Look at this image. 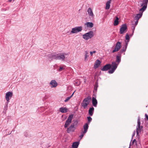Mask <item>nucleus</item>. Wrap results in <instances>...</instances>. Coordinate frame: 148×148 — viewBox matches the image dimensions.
Listing matches in <instances>:
<instances>
[{
	"mask_svg": "<svg viewBox=\"0 0 148 148\" xmlns=\"http://www.w3.org/2000/svg\"><path fill=\"white\" fill-rule=\"evenodd\" d=\"M78 123V121L77 120H74L73 123L67 128L66 130L67 132L68 133L74 132L76 129V127Z\"/></svg>",
	"mask_w": 148,
	"mask_h": 148,
	"instance_id": "nucleus-1",
	"label": "nucleus"
},
{
	"mask_svg": "<svg viewBox=\"0 0 148 148\" xmlns=\"http://www.w3.org/2000/svg\"><path fill=\"white\" fill-rule=\"evenodd\" d=\"M91 98L90 96H89L85 98L83 101L81 105L84 109L86 108L88 105L89 104L91 101Z\"/></svg>",
	"mask_w": 148,
	"mask_h": 148,
	"instance_id": "nucleus-2",
	"label": "nucleus"
},
{
	"mask_svg": "<svg viewBox=\"0 0 148 148\" xmlns=\"http://www.w3.org/2000/svg\"><path fill=\"white\" fill-rule=\"evenodd\" d=\"M94 36V32L92 31H90L89 32L83 34V37L85 40H87L89 39L92 38Z\"/></svg>",
	"mask_w": 148,
	"mask_h": 148,
	"instance_id": "nucleus-3",
	"label": "nucleus"
},
{
	"mask_svg": "<svg viewBox=\"0 0 148 148\" xmlns=\"http://www.w3.org/2000/svg\"><path fill=\"white\" fill-rule=\"evenodd\" d=\"M119 64H118V63L116 62H113L111 65V67L112 66L111 69V70H109L108 73L110 74H112L113 73L117 68Z\"/></svg>",
	"mask_w": 148,
	"mask_h": 148,
	"instance_id": "nucleus-4",
	"label": "nucleus"
},
{
	"mask_svg": "<svg viewBox=\"0 0 148 148\" xmlns=\"http://www.w3.org/2000/svg\"><path fill=\"white\" fill-rule=\"evenodd\" d=\"M73 117V114L70 115L69 116L67 119L66 120L65 124L64 125V127L65 128H67L71 124Z\"/></svg>",
	"mask_w": 148,
	"mask_h": 148,
	"instance_id": "nucleus-5",
	"label": "nucleus"
},
{
	"mask_svg": "<svg viewBox=\"0 0 148 148\" xmlns=\"http://www.w3.org/2000/svg\"><path fill=\"white\" fill-rule=\"evenodd\" d=\"M148 2V0H143L142 1V3L141 5V6L143 7L140 9L139 11L143 12L146 10L147 8Z\"/></svg>",
	"mask_w": 148,
	"mask_h": 148,
	"instance_id": "nucleus-6",
	"label": "nucleus"
},
{
	"mask_svg": "<svg viewBox=\"0 0 148 148\" xmlns=\"http://www.w3.org/2000/svg\"><path fill=\"white\" fill-rule=\"evenodd\" d=\"M82 30V26L76 27L72 28L71 32V33L75 34L81 32Z\"/></svg>",
	"mask_w": 148,
	"mask_h": 148,
	"instance_id": "nucleus-7",
	"label": "nucleus"
},
{
	"mask_svg": "<svg viewBox=\"0 0 148 148\" xmlns=\"http://www.w3.org/2000/svg\"><path fill=\"white\" fill-rule=\"evenodd\" d=\"M84 131L81 133V135L79 136L80 139H82L84 136V134H85L87 131L88 129V126L87 123H86L83 126Z\"/></svg>",
	"mask_w": 148,
	"mask_h": 148,
	"instance_id": "nucleus-8",
	"label": "nucleus"
},
{
	"mask_svg": "<svg viewBox=\"0 0 148 148\" xmlns=\"http://www.w3.org/2000/svg\"><path fill=\"white\" fill-rule=\"evenodd\" d=\"M140 119L139 117H138V120L137 121V125L136 126V133L138 135V132H140L142 130L143 127L142 126H140Z\"/></svg>",
	"mask_w": 148,
	"mask_h": 148,
	"instance_id": "nucleus-9",
	"label": "nucleus"
},
{
	"mask_svg": "<svg viewBox=\"0 0 148 148\" xmlns=\"http://www.w3.org/2000/svg\"><path fill=\"white\" fill-rule=\"evenodd\" d=\"M127 29V26L125 24L122 25L120 28L119 32L120 34H122L126 32Z\"/></svg>",
	"mask_w": 148,
	"mask_h": 148,
	"instance_id": "nucleus-10",
	"label": "nucleus"
},
{
	"mask_svg": "<svg viewBox=\"0 0 148 148\" xmlns=\"http://www.w3.org/2000/svg\"><path fill=\"white\" fill-rule=\"evenodd\" d=\"M67 53H64L58 54L57 60L64 61L65 58V56L67 55Z\"/></svg>",
	"mask_w": 148,
	"mask_h": 148,
	"instance_id": "nucleus-11",
	"label": "nucleus"
},
{
	"mask_svg": "<svg viewBox=\"0 0 148 148\" xmlns=\"http://www.w3.org/2000/svg\"><path fill=\"white\" fill-rule=\"evenodd\" d=\"M12 95V93L10 92H7L6 93L5 97L8 103L9 102V100L11 98Z\"/></svg>",
	"mask_w": 148,
	"mask_h": 148,
	"instance_id": "nucleus-12",
	"label": "nucleus"
},
{
	"mask_svg": "<svg viewBox=\"0 0 148 148\" xmlns=\"http://www.w3.org/2000/svg\"><path fill=\"white\" fill-rule=\"evenodd\" d=\"M121 47V43L119 42H117L115 47L114 49L112 51V53H114L115 52L118 51Z\"/></svg>",
	"mask_w": 148,
	"mask_h": 148,
	"instance_id": "nucleus-13",
	"label": "nucleus"
},
{
	"mask_svg": "<svg viewBox=\"0 0 148 148\" xmlns=\"http://www.w3.org/2000/svg\"><path fill=\"white\" fill-rule=\"evenodd\" d=\"M87 12L90 18L91 19H92L94 18V15L91 8H90L88 9Z\"/></svg>",
	"mask_w": 148,
	"mask_h": 148,
	"instance_id": "nucleus-14",
	"label": "nucleus"
},
{
	"mask_svg": "<svg viewBox=\"0 0 148 148\" xmlns=\"http://www.w3.org/2000/svg\"><path fill=\"white\" fill-rule=\"evenodd\" d=\"M92 102L93 105L94 107H96L97 104V101L96 99V95L95 94H93Z\"/></svg>",
	"mask_w": 148,
	"mask_h": 148,
	"instance_id": "nucleus-15",
	"label": "nucleus"
},
{
	"mask_svg": "<svg viewBox=\"0 0 148 148\" xmlns=\"http://www.w3.org/2000/svg\"><path fill=\"white\" fill-rule=\"evenodd\" d=\"M58 54L53 53L49 55V57L51 60H57Z\"/></svg>",
	"mask_w": 148,
	"mask_h": 148,
	"instance_id": "nucleus-16",
	"label": "nucleus"
},
{
	"mask_svg": "<svg viewBox=\"0 0 148 148\" xmlns=\"http://www.w3.org/2000/svg\"><path fill=\"white\" fill-rule=\"evenodd\" d=\"M51 85V88H55L58 85V84L56 80H52L49 83Z\"/></svg>",
	"mask_w": 148,
	"mask_h": 148,
	"instance_id": "nucleus-17",
	"label": "nucleus"
},
{
	"mask_svg": "<svg viewBox=\"0 0 148 148\" xmlns=\"http://www.w3.org/2000/svg\"><path fill=\"white\" fill-rule=\"evenodd\" d=\"M111 67V65L108 64L105 65L102 69L101 70L102 71H106L110 69Z\"/></svg>",
	"mask_w": 148,
	"mask_h": 148,
	"instance_id": "nucleus-18",
	"label": "nucleus"
},
{
	"mask_svg": "<svg viewBox=\"0 0 148 148\" xmlns=\"http://www.w3.org/2000/svg\"><path fill=\"white\" fill-rule=\"evenodd\" d=\"M101 63V62L99 60H97L94 65V68L95 69L97 68L99 66Z\"/></svg>",
	"mask_w": 148,
	"mask_h": 148,
	"instance_id": "nucleus-19",
	"label": "nucleus"
},
{
	"mask_svg": "<svg viewBox=\"0 0 148 148\" xmlns=\"http://www.w3.org/2000/svg\"><path fill=\"white\" fill-rule=\"evenodd\" d=\"M143 12H142V11H140V13L137 14L136 16H135V20H138L139 19L142 17L143 15Z\"/></svg>",
	"mask_w": 148,
	"mask_h": 148,
	"instance_id": "nucleus-20",
	"label": "nucleus"
},
{
	"mask_svg": "<svg viewBox=\"0 0 148 148\" xmlns=\"http://www.w3.org/2000/svg\"><path fill=\"white\" fill-rule=\"evenodd\" d=\"M125 39L126 40L125 41V44L127 45H128V42L130 41V37L129 35L128 34H127L125 36Z\"/></svg>",
	"mask_w": 148,
	"mask_h": 148,
	"instance_id": "nucleus-21",
	"label": "nucleus"
},
{
	"mask_svg": "<svg viewBox=\"0 0 148 148\" xmlns=\"http://www.w3.org/2000/svg\"><path fill=\"white\" fill-rule=\"evenodd\" d=\"M111 0H109L107 1L106 4V10L109 9L110 7V4L111 3Z\"/></svg>",
	"mask_w": 148,
	"mask_h": 148,
	"instance_id": "nucleus-22",
	"label": "nucleus"
},
{
	"mask_svg": "<svg viewBox=\"0 0 148 148\" xmlns=\"http://www.w3.org/2000/svg\"><path fill=\"white\" fill-rule=\"evenodd\" d=\"M85 25H86L87 27H88L89 28H92L93 26V24L92 22H87L85 24Z\"/></svg>",
	"mask_w": 148,
	"mask_h": 148,
	"instance_id": "nucleus-23",
	"label": "nucleus"
},
{
	"mask_svg": "<svg viewBox=\"0 0 148 148\" xmlns=\"http://www.w3.org/2000/svg\"><path fill=\"white\" fill-rule=\"evenodd\" d=\"M94 110V108L93 107H91L89 108V114L90 116H92V115Z\"/></svg>",
	"mask_w": 148,
	"mask_h": 148,
	"instance_id": "nucleus-24",
	"label": "nucleus"
},
{
	"mask_svg": "<svg viewBox=\"0 0 148 148\" xmlns=\"http://www.w3.org/2000/svg\"><path fill=\"white\" fill-rule=\"evenodd\" d=\"M79 143L78 142L73 143L72 145V147L73 148H77L79 145Z\"/></svg>",
	"mask_w": 148,
	"mask_h": 148,
	"instance_id": "nucleus-25",
	"label": "nucleus"
},
{
	"mask_svg": "<svg viewBox=\"0 0 148 148\" xmlns=\"http://www.w3.org/2000/svg\"><path fill=\"white\" fill-rule=\"evenodd\" d=\"M60 111L62 113H66L67 111V109L65 108H60Z\"/></svg>",
	"mask_w": 148,
	"mask_h": 148,
	"instance_id": "nucleus-26",
	"label": "nucleus"
},
{
	"mask_svg": "<svg viewBox=\"0 0 148 148\" xmlns=\"http://www.w3.org/2000/svg\"><path fill=\"white\" fill-rule=\"evenodd\" d=\"M127 45H126L125 44V47H123V48L120 51L122 53H124V55H125V52L127 49Z\"/></svg>",
	"mask_w": 148,
	"mask_h": 148,
	"instance_id": "nucleus-27",
	"label": "nucleus"
},
{
	"mask_svg": "<svg viewBox=\"0 0 148 148\" xmlns=\"http://www.w3.org/2000/svg\"><path fill=\"white\" fill-rule=\"evenodd\" d=\"M85 58L84 59L86 61L87 60V58L89 56L88 54H89V52L88 51H86L85 52Z\"/></svg>",
	"mask_w": 148,
	"mask_h": 148,
	"instance_id": "nucleus-28",
	"label": "nucleus"
},
{
	"mask_svg": "<svg viewBox=\"0 0 148 148\" xmlns=\"http://www.w3.org/2000/svg\"><path fill=\"white\" fill-rule=\"evenodd\" d=\"M121 57L118 56H116V63L119 64L121 61Z\"/></svg>",
	"mask_w": 148,
	"mask_h": 148,
	"instance_id": "nucleus-29",
	"label": "nucleus"
},
{
	"mask_svg": "<svg viewBox=\"0 0 148 148\" xmlns=\"http://www.w3.org/2000/svg\"><path fill=\"white\" fill-rule=\"evenodd\" d=\"M119 24V18L118 17H116V19L114 21V25L116 26Z\"/></svg>",
	"mask_w": 148,
	"mask_h": 148,
	"instance_id": "nucleus-30",
	"label": "nucleus"
},
{
	"mask_svg": "<svg viewBox=\"0 0 148 148\" xmlns=\"http://www.w3.org/2000/svg\"><path fill=\"white\" fill-rule=\"evenodd\" d=\"M74 93V92L72 94V95L70 97H67L66 99L64 101L65 102H67L69 100V99L72 97L73 96Z\"/></svg>",
	"mask_w": 148,
	"mask_h": 148,
	"instance_id": "nucleus-31",
	"label": "nucleus"
},
{
	"mask_svg": "<svg viewBox=\"0 0 148 148\" xmlns=\"http://www.w3.org/2000/svg\"><path fill=\"white\" fill-rule=\"evenodd\" d=\"M136 26L134 25V24H133V26H132L131 28L133 32V33L134 32Z\"/></svg>",
	"mask_w": 148,
	"mask_h": 148,
	"instance_id": "nucleus-32",
	"label": "nucleus"
},
{
	"mask_svg": "<svg viewBox=\"0 0 148 148\" xmlns=\"http://www.w3.org/2000/svg\"><path fill=\"white\" fill-rule=\"evenodd\" d=\"M87 119L89 123H90L92 120V118L90 116L87 117Z\"/></svg>",
	"mask_w": 148,
	"mask_h": 148,
	"instance_id": "nucleus-33",
	"label": "nucleus"
},
{
	"mask_svg": "<svg viewBox=\"0 0 148 148\" xmlns=\"http://www.w3.org/2000/svg\"><path fill=\"white\" fill-rule=\"evenodd\" d=\"M122 53L120 51L118 53L117 55L116 56H118L119 57L121 58V55Z\"/></svg>",
	"mask_w": 148,
	"mask_h": 148,
	"instance_id": "nucleus-34",
	"label": "nucleus"
},
{
	"mask_svg": "<svg viewBox=\"0 0 148 148\" xmlns=\"http://www.w3.org/2000/svg\"><path fill=\"white\" fill-rule=\"evenodd\" d=\"M136 21H135V23L134 25L136 26L138 24V21L137 20H136Z\"/></svg>",
	"mask_w": 148,
	"mask_h": 148,
	"instance_id": "nucleus-35",
	"label": "nucleus"
},
{
	"mask_svg": "<svg viewBox=\"0 0 148 148\" xmlns=\"http://www.w3.org/2000/svg\"><path fill=\"white\" fill-rule=\"evenodd\" d=\"M96 51H90V55L91 56H92L93 53H96Z\"/></svg>",
	"mask_w": 148,
	"mask_h": 148,
	"instance_id": "nucleus-36",
	"label": "nucleus"
},
{
	"mask_svg": "<svg viewBox=\"0 0 148 148\" xmlns=\"http://www.w3.org/2000/svg\"><path fill=\"white\" fill-rule=\"evenodd\" d=\"M64 69V68L63 67H60L59 68V69L58 70V71H62L63 69Z\"/></svg>",
	"mask_w": 148,
	"mask_h": 148,
	"instance_id": "nucleus-37",
	"label": "nucleus"
},
{
	"mask_svg": "<svg viewBox=\"0 0 148 148\" xmlns=\"http://www.w3.org/2000/svg\"><path fill=\"white\" fill-rule=\"evenodd\" d=\"M8 103H7V105L5 106L4 107V109L6 110H7V108H8Z\"/></svg>",
	"mask_w": 148,
	"mask_h": 148,
	"instance_id": "nucleus-38",
	"label": "nucleus"
},
{
	"mask_svg": "<svg viewBox=\"0 0 148 148\" xmlns=\"http://www.w3.org/2000/svg\"><path fill=\"white\" fill-rule=\"evenodd\" d=\"M135 131H134V132L133 134H132V137H133L135 135Z\"/></svg>",
	"mask_w": 148,
	"mask_h": 148,
	"instance_id": "nucleus-39",
	"label": "nucleus"
},
{
	"mask_svg": "<svg viewBox=\"0 0 148 148\" xmlns=\"http://www.w3.org/2000/svg\"><path fill=\"white\" fill-rule=\"evenodd\" d=\"M145 116L148 121V116H147V114H145Z\"/></svg>",
	"mask_w": 148,
	"mask_h": 148,
	"instance_id": "nucleus-40",
	"label": "nucleus"
},
{
	"mask_svg": "<svg viewBox=\"0 0 148 148\" xmlns=\"http://www.w3.org/2000/svg\"><path fill=\"white\" fill-rule=\"evenodd\" d=\"M25 136H26V137H27V136H28V134H27V133L26 132V133H25Z\"/></svg>",
	"mask_w": 148,
	"mask_h": 148,
	"instance_id": "nucleus-41",
	"label": "nucleus"
},
{
	"mask_svg": "<svg viewBox=\"0 0 148 148\" xmlns=\"http://www.w3.org/2000/svg\"><path fill=\"white\" fill-rule=\"evenodd\" d=\"M136 140L135 139H134V140L133 141V142H132V143H133V144L134 143V141Z\"/></svg>",
	"mask_w": 148,
	"mask_h": 148,
	"instance_id": "nucleus-42",
	"label": "nucleus"
},
{
	"mask_svg": "<svg viewBox=\"0 0 148 148\" xmlns=\"http://www.w3.org/2000/svg\"><path fill=\"white\" fill-rule=\"evenodd\" d=\"M94 89L95 90H97V88L95 86L94 87Z\"/></svg>",
	"mask_w": 148,
	"mask_h": 148,
	"instance_id": "nucleus-43",
	"label": "nucleus"
},
{
	"mask_svg": "<svg viewBox=\"0 0 148 148\" xmlns=\"http://www.w3.org/2000/svg\"><path fill=\"white\" fill-rule=\"evenodd\" d=\"M12 0H9V1H11Z\"/></svg>",
	"mask_w": 148,
	"mask_h": 148,
	"instance_id": "nucleus-44",
	"label": "nucleus"
},
{
	"mask_svg": "<svg viewBox=\"0 0 148 148\" xmlns=\"http://www.w3.org/2000/svg\"><path fill=\"white\" fill-rule=\"evenodd\" d=\"M128 148H130V147Z\"/></svg>",
	"mask_w": 148,
	"mask_h": 148,
	"instance_id": "nucleus-45",
	"label": "nucleus"
}]
</instances>
